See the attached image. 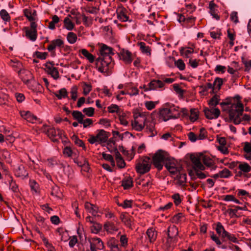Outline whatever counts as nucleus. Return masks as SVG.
I'll use <instances>...</instances> for the list:
<instances>
[{
  "label": "nucleus",
  "mask_w": 251,
  "mask_h": 251,
  "mask_svg": "<svg viewBox=\"0 0 251 251\" xmlns=\"http://www.w3.org/2000/svg\"><path fill=\"white\" fill-rule=\"evenodd\" d=\"M223 83V80L222 78L217 77L215 78L214 83L213 86L217 88L218 89H220L221 88V86L222 85Z\"/></svg>",
  "instance_id": "nucleus-60"
},
{
  "label": "nucleus",
  "mask_w": 251,
  "mask_h": 251,
  "mask_svg": "<svg viewBox=\"0 0 251 251\" xmlns=\"http://www.w3.org/2000/svg\"><path fill=\"white\" fill-rule=\"evenodd\" d=\"M104 230L108 234H113L119 230L118 226L111 221L105 223L103 225Z\"/></svg>",
  "instance_id": "nucleus-16"
},
{
  "label": "nucleus",
  "mask_w": 251,
  "mask_h": 251,
  "mask_svg": "<svg viewBox=\"0 0 251 251\" xmlns=\"http://www.w3.org/2000/svg\"><path fill=\"white\" fill-rule=\"evenodd\" d=\"M175 64L180 71H183L185 68V63L182 59H178L175 61Z\"/></svg>",
  "instance_id": "nucleus-57"
},
{
  "label": "nucleus",
  "mask_w": 251,
  "mask_h": 251,
  "mask_svg": "<svg viewBox=\"0 0 251 251\" xmlns=\"http://www.w3.org/2000/svg\"><path fill=\"white\" fill-rule=\"evenodd\" d=\"M16 175L19 177H25L27 176L28 173L23 165H20L16 170Z\"/></svg>",
  "instance_id": "nucleus-38"
},
{
  "label": "nucleus",
  "mask_w": 251,
  "mask_h": 251,
  "mask_svg": "<svg viewBox=\"0 0 251 251\" xmlns=\"http://www.w3.org/2000/svg\"><path fill=\"white\" fill-rule=\"evenodd\" d=\"M0 16L2 20L4 22V24L6 25L10 21L11 18L8 13L4 9H2L0 11Z\"/></svg>",
  "instance_id": "nucleus-41"
},
{
  "label": "nucleus",
  "mask_w": 251,
  "mask_h": 251,
  "mask_svg": "<svg viewBox=\"0 0 251 251\" xmlns=\"http://www.w3.org/2000/svg\"><path fill=\"white\" fill-rule=\"evenodd\" d=\"M132 126L134 129L140 131L144 128L145 125L134 120V121L132 122Z\"/></svg>",
  "instance_id": "nucleus-51"
},
{
  "label": "nucleus",
  "mask_w": 251,
  "mask_h": 251,
  "mask_svg": "<svg viewBox=\"0 0 251 251\" xmlns=\"http://www.w3.org/2000/svg\"><path fill=\"white\" fill-rule=\"evenodd\" d=\"M220 105L224 111L228 114L229 120L235 125L239 124L241 122V116L242 115L244 106L240 101L237 102H222Z\"/></svg>",
  "instance_id": "nucleus-1"
},
{
  "label": "nucleus",
  "mask_w": 251,
  "mask_h": 251,
  "mask_svg": "<svg viewBox=\"0 0 251 251\" xmlns=\"http://www.w3.org/2000/svg\"><path fill=\"white\" fill-rule=\"evenodd\" d=\"M102 157L103 158L108 161H109L111 163V165L113 166H115V161L113 159L112 156L109 154H107L106 153H102Z\"/></svg>",
  "instance_id": "nucleus-56"
},
{
  "label": "nucleus",
  "mask_w": 251,
  "mask_h": 251,
  "mask_svg": "<svg viewBox=\"0 0 251 251\" xmlns=\"http://www.w3.org/2000/svg\"><path fill=\"white\" fill-rule=\"evenodd\" d=\"M100 55L99 57H111L114 54L113 52V49L105 44H101L100 45Z\"/></svg>",
  "instance_id": "nucleus-14"
},
{
  "label": "nucleus",
  "mask_w": 251,
  "mask_h": 251,
  "mask_svg": "<svg viewBox=\"0 0 251 251\" xmlns=\"http://www.w3.org/2000/svg\"><path fill=\"white\" fill-rule=\"evenodd\" d=\"M59 22V18L58 16L55 15L52 17L51 21L49 23L48 27L51 30H54L55 28V24Z\"/></svg>",
  "instance_id": "nucleus-44"
},
{
  "label": "nucleus",
  "mask_w": 251,
  "mask_h": 251,
  "mask_svg": "<svg viewBox=\"0 0 251 251\" xmlns=\"http://www.w3.org/2000/svg\"><path fill=\"white\" fill-rule=\"evenodd\" d=\"M227 238L229 241L233 243H236L238 242V239L233 234H231L228 232L226 233L225 235L223 237V238Z\"/></svg>",
  "instance_id": "nucleus-59"
},
{
  "label": "nucleus",
  "mask_w": 251,
  "mask_h": 251,
  "mask_svg": "<svg viewBox=\"0 0 251 251\" xmlns=\"http://www.w3.org/2000/svg\"><path fill=\"white\" fill-rule=\"evenodd\" d=\"M41 238L44 243V244L46 246L48 251H56L54 247L49 242L48 239L46 238L43 235L41 236Z\"/></svg>",
  "instance_id": "nucleus-45"
},
{
  "label": "nucleus",
  "mask_w": 251,
  "mask_h": 251,
  "mask_svg": "<svg viewBox=\"0 0 251 251\" xmlns=\"http://www.w3.org/2000/svg\"><path fill=\"white\" fill-rule=\"evenodd\" d=\"M37 25L35 22L30 23V27H25L24 29L26 37L32 42L36 40L37 38Z\"/></svg>",
  "instance_id": "nucleus-7"
},
{
  "label": "nucleus",
  "mask_w": 251,
  "mask_h": 251,
  "mask_svg": "<svg viewBox=\"0 0 251 251\" xmlns=\"http://www.w3.org/2000/svg\"><path fill=\"white\" fill-rule=\"evenodd\" d=\"M71 16L68 15L64 19V27L68 30H72L75 27V24L72 22L70 19Z\"/></svg>",
  "instance_id": "nucleus-31"
},
{
  "label": "nucleus",
  "mask_w": 251,
  "mask_h": 251,
  "mask_svg": "<svg viewBox=\"0 0 251 251\" xmlns=\"http://www.w3.org/2000/svg\"><path fill=\"white\" fill-rule=\"evenodd\" d=\"M157 78L161 79V81H162L164 82V84L165 83L170 84L173 83L175 79L172 78H166L165 77V75H161L157 76Z\"/></svg>",
  "instance_id": "nucleus-61"
},
{
  "label": "nucleus",
  "mask_w": 251,
  "mask_h": 251,
  "mask_svg": "<svg viewBox=\"0 0 251 251\" xmlns=\"http://www.w3.org/2000/svg\"><path fill=\"white\" fill-rule=\"evenodd\" d=\"M157 103V101H147L145 102V106L148 110H151L155 108Z\"/></svg>",
  "instance_id": "nucleus-55"
},
{
  "label": "nucleus",
  "mask_w": 251,
  "mask_h": 251,
  "mask_svg": "<svg viewBox=\"0 0 251 251\" xmlns=\"http://www.w3.org/2000/svg\"><path fill=\"white\" fill-rule=\"evenodd\" d=\"M102 226L100 224L94 223L90 227L91 231L94 234L98 233L101 229Z\"/></svg>",
  "instance_id": "nucleus-47"
},
{
  "label": "nucleus",
  "mask_w": 251,
  "mask_h": 251,
  "mask_svg": "<svg viewBox=\"0 0 251 251\" xmlns=\"http://www.w3.org/2000/svg\"><path fill=\"white\" fill-rule=\"evenodd\" d=\"M204 112L205 117L208 119H217L220 114V111L218 108L211 107L210 109L205 108Z\"/></svg>",
  "instance_id": "nucleus-12"
},
{
  "label": "nucleus",
  "mask_w": 251,
  "mask_h": 251,
  "mask_svg": "<svg viewBox=\"0 0 251 251\" xmlns=\"http://www.w3.org/2000/svg\"><path fill=\"white\" fill-rule=\"evenodd\" d=\"M8 100V96L0 91V105L5 104Z\"/></svg>",
  "instance_id": "nucleus-53"
},
{
  "label": "nucleus",
  "mask_w": 251,
  "mask_h": 251,
  "mask_svg": "<svg viewBox=\"0 0 251 251\" xmlns=\"http://www.w3.org/2000/svg\"><path fill=\"white\" fill-rule=\"evenodd\" d=\"M147 131L150 133V137H153L157 134V131L155 130L154 124L151 123L149 125H147Z\"/></svg>",
  "instance_id": "nucleus-43"
},
{
  "label": "nucleus",
  "mask_w": 251,
  "mask_h": 251,
  "mask_svg": "<svg viewBox=\"0 0 251 251\" xmlns=\"http://www.w3.org/2000/svg\"><path fill=\"white\" fill-rule=\"evenodd\" d=\"M196 19V17L192 16L185 18L184 26L187 28L192 27L195 25Z\"/></svg>",
  "instance_id": "nucleus-40"
},
{
  "label": "nucleus",
  "mask_w": 251,
  "mask_h": 251,
  "mask_svg": "<svg viewBox=\"0 0 251 251\" xmlns=\"http://www.w3.org/2000/svg\"><path fill=\"white\" fill-rule=\"evenodd\" d=\"M120 219L126 226L131 228L132 220V219L128 216L127 213L125 212L122 213L120 215Z\"/></svg>",
  "instance_id": "nucleus-24"
},
{
  "label": "nucleus",
  "mask_w": 251,
  "mask_h": 251,
  "mask_svg": "<svg viewBox=\"0 0 251 251\" xmlns=\"http://www.w3.org/2000/svg\"><path fill=\"white\" fill-rule=\"evenodd\" d=\"M110 135L109 132L103 129H99L97 130L96 135H90L88 140L91 144H100L105 143Z\"/></svg>",
  "instance_id": "nucleus-5"
},
{
  "label": "nucleus",
  "mask_w": 251,
  "mask_h": 251,
  "mask_svg": "<svg viewBox=\"0 0 251 251\" xmlns=\"http://www.w3.org/2000/svg\"><path fill=\"white\" fill-rule=\"evenodd\" d=\"M216 226L215 228L216 231L217 233L221 235L222 238L224 237V236L225 235L227 231H226L224 227V226L222 225V224L220 222H218L216 223Z\"/></svg>",
  "instance_id": "nucleus-39"
},
{
  "label": "nucleus",
  "mask_w": 251,
  "mask_h": 251,
  "mask_svg": "<svg viewBox=\"0 0 251 251\" xmlns=\"http://www.w3.org/2000/svg\"><path fill=\"white\" fill-rule=\"evenodd\" d=\"M132 185L133 181L130 177H126L122 181V186L124 187V189H128Z\"/></svg>",
  "instance_id": "nucleus-35"
},
{
  "label": "nucleus",
  "mask_w": 251,
  "mask_h": 251,
  "mask_svg": "<svg viewBox=\"0 0 251 251\" xmlns=\"http://www.w3.org/2000/svg\"><path fill=\"white\" fill-rule=\"evenodd\" d=\"M117 16L118 19L122 22H126L128 20V17L126 15L125 10L122 8L117 9Z\"/></svg>",
  "instance_id": "nucleus-33"
},
{
  "label": "nucleus",
  "mask_w": 251,
  "mask_h": 251,
  "mask_svg": "<svg viewBox=\"0 0 251 251\" xmlns=\"http://www.w3.org/2000/svg\"><path fill=\"white\" fill-rule=\"evenodd\" d=\"M20 114L23 119L31 123H34L38 120L36 116L28 111H20Z\"/></svg>",
  "instance_id": "nucleus-18"
},
{
  "label": "nucleus",
  "mask_w": 251,
  "mask_h": 251,
  "mask_svg": "<svg viewBox=\"0 0 251 251\" xmlns=\"http://www.w3.org/2000/svg\"><path fill=\"white\" fill-rule=\"evenodd\" d=\"M164 82L161 79H152L148 84V87H146L145 91L151 90H158L163 89Z\"/></svg>",
  "instance_id": "nucleus-11"
},
{
  "label": "nucleus",
  "mask_w": 251,
  "mask_h": 251,
  "mask_svg": "<svg viewBox=\"0 0 251 251\" xmlns=\"http://www.w3.org/2000/svg\"><path fill=\"white\" fill-rule=\"evenodd\" d=\"M119 56L121 59L123 60L126 64H129L132 61V55L131 52L125 49L121 50Z\"/></svg>",
  "instance_id": "nucleus-13"
},
{
  "label": "nucleus",
  "mask_w": 251,
  "mask_h": 251,
  "mask_svg": "<svg viewBox=\"0 0 251 251\" xmlns=\"http://www.w3.org/2000/svg\"><path fill=\"white\" fill-rule=\"evenodd\" d=\"M181 54L186 57H189L190 55L194 52V49L191 48H188L180 50Z\"/></svg>",
  "instance_id": "nucleus-52"
},
{
  "label": "nucleus",
  "mask_w": 251,
  "mask_h": 251,
  "mask_svg": "<svg viewBox=\"0 0 251 251\" xmlns=\"http://www.w3.org/2000/svg\"><path fill=\"white\" fill-rule=\"evenodd\" d=\"M114 64L111 57H99L96 59V67L98 71L107 75L110 74Z\"/></svg>",
  "instance_id": "nucleus-3"
},
{
  "label": "nucleus",
  "mask_w": 251,
  "mask_h": 251,
  "mask_svg": "<svg viewBox=\"0 0 251 251\" xmlns=\"http://www.w3.org/2000/svg\"><path fill=\"white\" fill-rule=\"evenodd\" d=\"M72 116L74 118L78 121V123L82 122V120L84 117V115L79 111H74L72 113Z\"/></svg>",
  "instance_id": "nucleus-46"
},
{
  "label": "nucleus",
  "mask_w": 251,
  "mask_h": 251,
  "mask_svg": "<svg viewBox=\"0 0 251 251\" xmlns=\"http://www.w3.org/2000/svg\"><path fill=\"white\" fill-rule=\"evenodd\" d=\"M159 118L164 122L171 119H177L180 116L179 108L173 104H168L160 109Z\"/></svg>",
  "instance_id": "nucleus-2"
},
{
  "label": "nucleus",
  "mask_w": 251,
  "mask_h": 251,
  "mask_svg": "<svg viewBox=\"0 0 251 251\" xmlns=\"http://www.w3.org/2000/svg\"><path fill=\"white\" fill-rule=\"evenodd\" d=\"M150 169L151 163L149 158H146L141 162L138 163L136 166L137 172L142 174L149 172Z\"/></svg>",
  "instance_id": "nucleus-10"
},
{
  "label": "nucleus",
  "mask_w": 251,
  "mask_h": 251,
  "mask_svg": "<svg viewBox=\"0 0 251 251\" xmlns=\"http://www.w3.org/2000/svg\"><path fill=\"white\" fill-rule=\"evenodd\" d=\"M78 88L76 86H73L71 88L70 94L71 99L74 101H75L77 98Z\"/></svg>",
  "instance_id": "nucleus-49"
},
{
  "label": "nucleus",
  "mask_w": 251,
  "mask_h": 251,
  "mask_svg": "<svg viewBox=\"0 0 251 251\" xmlns=\"http://www.w3.org/2000/svg\"><path fill=\"white\" fill-rule=\"evenodd\" d=\"M117 204L124 209L131 208L133 205V201L125 200L122 203L118 202Z\"/></svg>",
  "instance_id": "nucleus-48"
},
{
  "label": "nucleus",
  "mask_w": 251,
  "mask_h": 251,
  "mask_svg": "<svg viewBox=\"0 0 251 251\" xmlns=\"http://www.w3.org/2000/svg\"><path fill=\"white\" fill-rule=\"evenodd\" d=\"M199 116V112L197 109L192 108L190 110V115L189 116V120L191 122H194L197 120Z\"/></svg>",
  "instance_id": "nucleus-37"
},
{
  "label": "nucleus",
  "mask_w": 251,
  "mask_h": 251,
  "mask_svg": "<svg viewBox=\"0 0 251 251\" xmlns=\"http://www.w3.org/2000/svg\"><path fill=\"white\" fill-rule=\"evenodd\" d=\"M147 113L145 112H137L134 114V119L136 121L145 126V122L147 118Z\"/></svg>",
  "instance_id": "nucleus-23"
},
{
  "label": "nucleus",
  "mask_w": 251,
  "mask_h": 251,
  "mask_svg": "<svg viewBox=\"0 0 251 251\" xmlns=\"http://www.w3.org/2000/svg\"><path fill=\"white\" fill-rule=\"evenodd\" d=\"M66 39L68 43L73 44L77 41V37L75 33L69 32L67 35Z\"/></svg>",
  "instance_id": "nucleus-42"
},
{
  "label": "nucleus",
  "mask_w": 251,
  "mask_h": 251,
  "mask_svg": "<svg viewBox=\"0 0 251 251\" xmlns=\"http://www.w3.org/2000/svg\"><path fill=\"white\" fill-rule=\"evenodd\" d=\"M54 95L58 100H61L68 98V92L65 88H63L55 93Z\"/></svg>",
  "instance_id": "nucleus-36"
},
{
  "label": "nucleus",
  "mask_w": 251,
  "mask_h": 251,
  "mask_svg": "<svg viewBox=\"0 0 251 251\" xmlns=\"http://www.w3.org/2000/svg\"><path fill=\"white\" fill-rule=\"evenodd\" d=\"M79 52L89 61L90 63H93L94 62L95 59V56L90 53L86 49H81L79 50Z\"/></svg>",
  "instance_id": "nucleus-34"
},
{
  "label": "nucleus",
  "mask_w": 251,
  "mask_h": 251,
  "mask_svg": "<svg viewBox=\"0 0 251 251\" xmlns=\"http://www.w3.org/2000/svg\"><path fill=\"white\" fill-rule=\"evenodd\" d=\"M75 144L79 147H82L84 150H86V147L84 142L80 139L77 138V136H74L73 139Z\"/></svg>",
  "instance_id": "nucleus-58"
},
{
  "label": "nucleus",
  "mask_w": 251,
  "mask_h": 251,
  "mask_svg": "<svg viewBox=\"0 0 251 251\" xmlns=\"http://www.w3.org/2000/svg\"><path fill=\"white\" fill-rule=\"evenodd\" d=\"M183 217L184 215L182 213H178L174 216L173 218V221L174 223L177 224L181 221V219Z\"/></svg>",
  "instance_id": "nucleus-64"
},
{
  "label": "nucleus",
  "mask_w": 251,
  "mask_h": 251,
  "mask_svg": "<svg viewBox=\"0 0 251 251\" xmlns=\"http://www.w3.org/2000/svg\"><path fill=\"white\" fill-rule=\"evenodd\" d=\"M107 245L110 251H120L119 242L115 238H110L107 241Z\"/></svg>",
  "instance_id": "nucleus-20"
},
{
  "label": "nucleus",
  "mask_w": 251,
  "mask_h": 251,
  "mask_svg": "<svg viewBox=\"0 0 251 251\" xmlns=\"http://www.w3.org/2000/svg\"><path fill=\"white\" fill-rule=\"evenodd\" d=\"M191 161L195 171H203L205 169V167L201 162L202 161L201 155L199 156L191 157Z\"/></svg>",
  "instance_id": "nucleus-15"
},
{
  "label": "nucleus",
  "mask_w": 251,
  "mask_h": 251,
  "mask_svg": "<svg viewBox=\"0 0 251 251\" xmlns=\"http://www.w3.org/2000/svg\"><path fill=\"white\" fill-rule=\"evenodd\" d=\"M137 45L139 47L141 52L147 55L150 56L151 54V50L150 47L146 45V44L143 42L137 43Z\"/></svg>",
  "instance_id": "nucleus-30"
},
{
  "label": "nucleus",
  "mask_w": 251,
  "mask_h": 251,
  "mask_svg": "<svg viewBox=\"0 0 251 251\" xmlns=\"http://www.w3.org/2000/svg\"><path fill=\"white\" fill-rule=\"evenodd\" d=\"M238 168L241 170L243 174H246L251 171V166L247 162L237 161L236 162Z\"/></svg>",
  "instance_id": "nucleus-22"
},
{
  "label": "nucleus",
  "mask_w": 251,
  "mask_h": 251,
  "mask_svg": "<svg viewBox=\"0 0 251 251\" xmlns=\"http://www.w3.org/2000/svg\"><path fill=\"white\" fill-rule=\"evenodd\" d=\"M169 157L168 153L163 150L157 151L152 157L153 165L158 170H161Z\"/></svg>",
  "instance_id": "nucleus-4"
},
{
  "label": "nucleus",
  "mask_w": 251,
  "mask_h": 251,
  "mask_svg": "<svg viewBox=\"0 0 251 251\" xmlns=\"http://www.w3.org/2000/svg\"><path fill=\"white\" fill-rule=\"evenodd\" d=\"M164 165L172 175H176L177 176L180 175L182 177L185 178L186 175L181 173V171L182 169L181 166H180L179 164H178L175 159L171 158L169 156Z\"/></svg>",
  "instance_id": "nucleus-6"
},
{
  "label": "nucleus",
  "mask_w": 251,
  "mask_h": 251,
  "mask_svg": "<svg viewBox=\"0 0 251 251\" xmlns=\"http://www.w3.org/2000/svg\"><path fill=\"white\" fill-rule=\"evenodd\" d=\"M219 102V97L217 95L213 96L210 100L209 104L210 107H214Z\"/></svg>",
  "instance_id": "nucleus-54"
},
{
  "label": "nucleus",
  "mask_w": 251,
  "mask_h": 251,
  "mask_svg": "<svg viewBox=\"0 0 251 251\" xmlns=\"http://www.w3.org/2000/svg\"><path fill=\"white\" fill-rule=\"evenodd\" d=\"M87 240L90 244L91 251H97L98 250H102L104 248L103 243L100 238L90 237L88 238Z\"/></svg>",
  "instance_id": "nucleus-8"
},
{
  "label": "nucleus",
  "mask_w": 251,
  "mask_h": 251,
  "mask_svg": "<svg viewBox=\"0 0 251 251\" xmlns=\"http://www.w3.org/2000/svg\"><path fill=\"white\" fill-rule=\"evenodd\" d=\"M115 155L117 162V166L120 168H123L126 166L125 161L122 157V156L117 149L115 150Z\"/></svg>",
  "instance_id": "nucleus-29"
},
{
  "label": "nucleus",
  "mask_w": 251,
  "mask_h": 251,
  "mask_svg": "<svg viewBox=\"0 0 251 251\" xmlns=\"http://www.w3.org/2000/svg\"><path fill=\"white\" fill-rule=\"evenodd\" d=\"M201 155V159L203 163L208 167L210 168L212 170H215L216 168L214 161L209 157L207 155Z\"/></svg>",
  "instance_id": "nucleus-21"
},
{
  "label": "nucleus",
  "mask_w": 251,
  "mask_h": 251,
  "mask_svg": "<svg viewBox=\"0 0 251 251\" xmlns=\"http://www.w3.org/2000/svg\"><path fill=\"white\" fill-rule=\"evenodd\" d=\"M9 65L19 74L22 73L23 65L21 62L16 60H11L9 62Z\"/></svg>",
  "instance_id": "nucleus-26"
},
{
  "label": "nucleus",
  "mask_w": 251,
  "mask_h": 251,
  "mask_svg": "<svg viewBox=\"0 0 251 251\" xmlns=\"http://www.w3.org/2000/svg\"><path fill=\"white\" fill-rule=\"evenodd\" d=\"M185 7L186 12L189 14L192 13L196 8V7L193 3L186 4Z\"/></svg>",
  "instance_id": "nucleus-62"
},
{
  "label": "nucleus",
  "mask_w": 251,
  "mask_h": 251,
  "mask_svg": "<svg viewBox=\"0 0 251 251\" xmlns=\"http://www.w3.org/2000/svg\"><path fill=\"white\" fill-rule=\"evenodd\" d=\"M46 71L51 75L54 79H57L59 77V73L56 68L54 67L52 64L50 62L45 64Z\"/></svg>",
  "instance_id": "nucleus-17"
},
{
  "label": "nucleus",
  "mask_w": 251,
  "mask_h": 251,
  "mask_svg": "<svg viewBox=\"0 0 251 251\" xmlns=\"http://www.w3.org/2000/svg\"><path fill=\"white\" fill-rule=\"evenodd\" d=\"M168 237L167 242L170 243L169 246H171L172 243H176L177 242L176 236L178 233V228L175 226H170L168 228Z\"/></svg>",
  "instance_id": "nucleus-9"
},
{
  "label": "nucleus",
  "mask_w": 251,
  "mask_h": 251,
  "mask_svg": "<svg viewBox=\"0 0 251 251\" xmlns=\"http://www.w3.org/2000/svg\"><path fill=\"white\" fill-rule=\"evenodd\" d=\"M24 13L25 16L30 22V23L35 22V17L36 16L35 10L32 9L31 8H26L24 9Z\"/></svg>",
  "instance_id": "nucleus-19"
},
{
  "label": "nucleus",
  "mask_w": 251,
  "mask_h": 251,
  "mask_svg": "<svg viewBox=\"0 0 251 251\" xmlns=\"http://www.w3.org/2000/svg\"><path fill=\"white\" fill-rule=\"evenodd\" d=\"M83 112L88 116L91 117L94 115L95 109L93 107L85 108Z\"/></svg>",
  "instance_id": "nucleus-63"
},
{
  "label": "nucleus",
  "mask_w": 251,
  "mask_h": 251,
  "mask_svg": "<svg viewBox=\"0 0 251 251\" xmlns=\"http://www.w3.org/2000/svg\"><path fill=\"white\" fill-rule=\"evenodd\" d=\"M147 238L151 243H153L157 237V232L153 227L149 228L146 232Z\"/></svg>",
  "instance_id": "nucleus-28"
},
{
  "label": "nucleus",
  "mask_w": 251,
  "mask_h": 251,
  "mask_svg": "<svg viewBox=\"0 0 251 251\" xmlns=\"http://www.w3.org/2000/svg\"><path fill=\"white\" fill-rule=\"evenodd\" d=\"M85 208L88 212L93 215L95 216L98 215V208L97 206L87 202L85 203Z\"/></svg>",
  "instance_id": "nucleus-27"
},
{
  "label": "nucleus",
  "mask_w": 251,
  "mask_h": 251,
  "mask_svg": "<svg viewBox=\"0 0 251 251\" xmlns=\"http://www.w3.org/2000/svg\"><path fill=\"white\" fill-rule=\"evenodd\" d=\"M220 178H228L231 176V172L227 169L225 168L219 171Z\"/></svg>",
  "instance_id": "nucleus-50"
},
{
  "label": "nucleus",
  "mask_w": 251,
  "mask_h": 251,
  "mask_svg": "<svg viewBox=\"0 0 251 251\" xmlns=\"http://www.w3.org/2000/svg\"><path fill=\"white\" fill-rule=\"evenodd\" d=\"M47 134L50 138L53 139L57 135L61 137L62 131L60 129H57V130H56L54 127H51L47 129Z\"/></svg>",
  "instance_id": "nucleus-25"
},
{
  "label": "nucleus",
  "mask_w": 251,
  "mask_h": 251,
  "mask_svg": "<svg viewBox=\"0 0 251 251\" xmlns=\"http://www.w3.org/2000/svg\"><path fill=\"white\" fill-rule=\"evenodd\" d=\"M216 5L213 1H211L209 3V13L213 17L217 20L220 19V17L217 14V10L216 9Z\"/></svg>",
  "instance_id": "nucleus-32"
}]
</instances>
